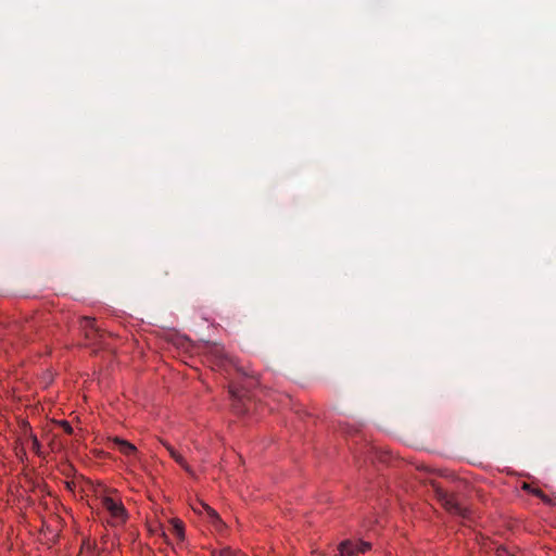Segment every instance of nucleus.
Here are the masks:
<instances>
[{"instance_id":"6","label":"nucleus","mask_w":556,"mask_h":556,"mask_svg":"<svg viewBox=\"0 0 556 556\" xmlns=\"http://www.w3.org/2000/svg\"><path fill=\"white\" fill-rule=\"evenodd\" d=\"M207 353L214 357L218 365H224L226 362H231L223 345L218 343H212L207 346Z\"/></svg>"},{"instance_id":"12","label":"nucleus","mask_w":556,"mask_h":556,"mask_svg":"<svg viewBox=\"0 0 556 556\" xmlns=\"http://www.w3.org/2000/svg\"><path fill=\"white\" fill-rule=\"evenodd\" d=\"M525 489H528L531 491L532 494H534L535 496L538 497H543L544 496V493L542 490L540 489H530V486L528 484H525Z\"/></svg>"},{"instance_id":"10","label":"nucleus","mask_w":556,"mask_h":556,"mask_svg":"<svg viewBox=\"0 0 556 556\" xmlns=\"http://www.w3.org/2000/svg\"><path fill=\"white\" fill-rule=\"evenodd\" d=\"M212 556H241V555L238 554L237 552H235L233 549H231L230 547H224L219 551H214L212 553Z\"/></svg>"},{"instance_id":"16","label":"nucleus","mask_w":556,"mask_h":556,"mask_svg":"<svg viewBox=\"0 0 556 556\" xmlns=\"http://www.w3.org/2000/svg\"><path fill=\"white\" fill-rule=\"evenodd\" d=\"M65 431L68 433L72 432V427L68 424L65 425Z\"/></svg>"},{"instance_id":"3","label":"nucleus","mask_w":556,"mask_h":556,"mask_svg":"<svg viewBox=\"0 0 556 556\" xmlns=\"http://www.w3.org/2000/svg\"><path fill=\"white\" fill-rule=\"evenodd\" d=\"M369 548L370 544L367 542H353L350 540L343 541L339 545L341 556H358L359 553H365Z\"/></svg>"},{"instance_id":"5","label":"nucleus","mask_w":556,"mask_h":556,"mask_svg":"<svg viewBox=\"0 0 556 556\" xmlns=\"http://www.w3.org/2000/svg\"><path fill=\"white\" fill-rule=\"evenodd\" d=\"M112 444H113V447L117 448L123 455H125L127 457H136L137 456L136 446L124 439L115 437L112 439Z\"/></svg>"},{"instance_id":"11","label":"nucleus","mask_w":556,"mask_h":556,"mask_svg":"<svg viewBox=\"0 0 556 556\" xmlns=\"http://www.w3.org/2000/svg\"><path fill=\"white\" fill-rule=\"evenodd\" d=\"M29 439H30V442H31V450L36 453V454H40V442L39 440L37 439V437L35 434H30L29 435Z\"/></svg>"},{"instance_id":"9","label":"nucleus","mask_w":556,"mask_h":556,"mask_svg":"<svg viewBox=\"0 0 556 556\" xmlns=\"http://www.w3.org/2000/svg\"><path fill=\"white\" fill-rule=\"evenodd\" d=\"M201 506L206 511V514L208 515V517L211 518V520L214 525L222 523V520H220L218 514L212 507H210L208 505H206L204 503H201Z\"/></svg>"},{"instance_id":"1","label":"nucleus","mask_w":556,"mask_h":556,"mask_svg":"<svg viewBox=\"0 0 556 556\" xmlns=\"http://www.w3.org/2000/svg\"><path fill=\"white\" fill-rule=\"evenodd\" d=\"M432 488L438 501L450 514L458 516L463 519L469 518V509L462 505L454 494L448 493L437 482L432 483Z\"/></svg>"},{"instance_id":"15","label":"nucleus","mask_w":556,"mask_h":556,"mask_svg":"<svg viewBox=\"0 0 556 556\" xmlns=\"http://www.w3.org/2000/svg\"><path fill=\"white\" fill-rule=\"evenodd\" d=\"M540 498H541L543 502L547 503V504H553V501H552L548 496H546L545 494H544V496H543V497H540Z\"/></svg>"},{"instance_id":"8","label":"nucleus","mask_w":556,"mask_h":556,"mask_svg":"<svg viewBox=\"0 0 556 556\" xmlns=\"http://www.w3.org/2000/svg\"><path fill=\"white\" fill-rule=\"evenodd\" d=\"M169 530L178 540L182 541L185 539V527L181 520L172 519Z\"/></svg>"},{"instance_id":"2","label":"nucleus","mask_w":556,"mask_h":556,"mask_svg":"<svg viewBox=\"0 0 556 556\" xmlns=\"http://www.w3.org/2000/svg\"><path fill=\"white\" fill-rule=\"evenodd\" d=\"M80 327L85 332V337L90 343H97L103 337V332L96 325L94 318L91 317H83L80 321Z\"/></svg>"},{"instance_id":"7","label":"nucleus","mask_w":556,"mask_h":556,"mask_svg":"<svg viewBox=\"0 0 556 556\" xmlns=\"http://www.w3.org/2000/svg\"><path fill=\"white\" fill-rule=\"evenodd\" d=\"M164 446L177 464H179L188 473L193 475L192 469L189 467L185 458L173 446L166 443H164Z\"/></svg>"},{"instance_id":"13","label":"nucleus","mask_w":556,"mask_h":556,"mask_svg":"<svg viewBox=\"0 0 556 556\" xmlns=\"http://www.w3.org/2000/svg\"><path fill=\"white\" fill-rule=\"evenodd\" d=\"M500 556H511L505 548L498 549Z\"/></svg>"},{"instance_id":"4","label":"nucleus","mask_w":556,"mask_h":556,"mask_svg":"<svg viewBox=\"0 0 556 556\" xmlns=\"http://www.w3.org/2000/svg\"><path fill=\"white\" fill-rule=\"evenodd\" d=\"M102 505L108 511H110L112 517L125 519L126 511L122 503H118L111 497H104Z\"/></svg>"},{"instance_id":"14","label":"nucleus","mask_w":556,"mask_h":556,"mask_svg":"<svg viewBox=\"0 0 556 556\" xmlns=\"http://www.w3.org/2000/svg\"><path fill=\"white\" fill-rule=\"evenodd\" d=\"M229 393L231 394L232 397L240 399V394L237 391L231 389V390H229Z\"/></svg>"}]
</instances>
